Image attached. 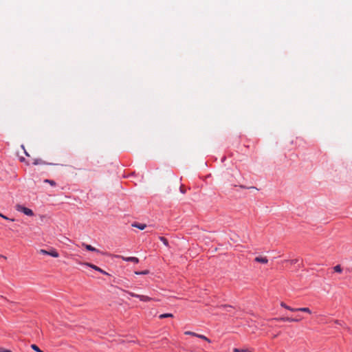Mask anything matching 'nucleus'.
Wrapping results in <instances>:
<instances>
[{
	"label": "nucleus",
	"mask_w": 352,
	"mask_h": 352,
	"mask_svg": "<svg viewBox=\"0 0 352 352\" xmlns=\"http://www.w3.org/2000/svg\"><path fill=\"white\" fill-rule=\"evenodd\" d=\"M39 252L42 254L50 255L54 258H57L59 256L58 253L54 249H51L49 251L41 249L39 250Z\"/></svg>",
	"instance_id": "4"
},
{
	"label": "nucleus",
	"mask_w": 352,
	"mask_h": 352,
	"mask_svg": "<svg viewBox=\"0 0 352 352\" xmlns=\"http://www.w3.org/2000/svg\"><path fill=\"white\" fill-rule=\"evenodd\" d=\"M148 273H149L148 270H144L142 272H135V274H138V275H145V274H148Z\"/></svg>",
	"instance_id": "20"
},
{
	"label": "nucleus",
	"mask_w": 352,
	"mask_h": 352,
	"mask_svg": "<svg viewBox=\"0 0 352 352\" xmlns=\"http://www.w3.org/2000/svg\"><path fill=\"white\" fill-rule=\"evenodd\" d=\"M131 226L133 227H135V228H137L140 230H144L146 227V225L144 224V223H138V222H133Z\"/></svg>",
	"instance_id": "9"
},
{
	"label": "nucleus",
	"mask_w": 352,
	"mask_h": 352,
	"mask_svg": "<svg viewBox=\"0 0 352 352\" xmlns=\"http://www.w3.org/2000/svg\"><path fill=\"white\" fill-rule=\"evenodd\" d=\"M199 340H201L207 342L208 344H211V342H212L209 338H208L205 336L200 335V334H199Z\"/></svg>",
	"instance_id": "13"
},
{
	"label": "nucleus",
	"mask_w": 352,
	"mask_h": 352,
	"mask_svg": "<svg viewBox=\"0 0 352 352\" xmlns=\"http://www.w3.org/2000/svg\"><path fill=\"white\" fill-rule=\"evenodd\" d=\"M138 298L140 299V300L144 302H148L152 300L151 298L147 296H143V295H139Z\"/></svg>",
	"instance_id": "11"
},
{
	"label": "nucleus",
	"mask_w": 352,
	"mask_h": 352,
	"mask_svg": "<svg viewBox=\"0 0 352 352\" xmlns=\"http://www.w3.org/2000/svg\"><path fill=\"white\" fill-rule=\"evenodd\" d=\"M44 182L45 183H48V184H50L52 186H56V182L54 180L46 179L44 180Z\"/></svg>",
	"instance_id": "19"
},
{
	"label": "nucleus",
	"mask_w": 352,
	"mask_h": 352,
	"mask_svg": "<svg viewBox=\"0 0 352 352\" xmlns=\"http://www.w3.org/2000/svg\"><path fill=\"white\" fill-rule=\"evenodd\" d=\"M211 349L210 344H208L207 342L203 345V350L205 351H208Z\"/></svg>",
	"instance_id": "16"
},
{
	"label": "nucleus",
	"mask_w": 352,
	"mask_h": 352,
	"mask_svg": "<svg viewBox=\"0 0 352 352\" xmlns=\"http://www.w3.org/2000/svg\"><path fill=\"white\" fill-rule=\"evenodd\" d=\"M82 246H84L85 248V249L88 251H91V252H99V250L95 248H94L93 246H91V245H88V244H85V243H82Z\"/></svg>",
	"instance_id": "10"
},
{
	"label": "nucleus",
	"mask_w": 352,
	"mask_h": 352,
	"mask_svg": "<svg viewBox=\"0 0 352 352\" xmlns=\"http://www.w3.org/2000/svg\"><path fill=\"white\" fill-rule=\"evenodd\" d=\"M21 162L25 161V158H24V157H21Z\"/></svg>",
	"instance_id": "29"
},
{
	"label": "nucleus",
	"mask_w": 352,
	"mask_h": 352,
	"mask_svg": "<svg viewBox=\"0 0 352 352\" xmlns=\"http://www.w3.org/2000/svg\"><path fill=\"white\" fill-rule=\"evenodd\" d=\"M301 320H302V318H289V317H280V318H271L269 320V321L276 320V321L289 322H300Z\"/></svg>",
	"instance_id": "2"
},
{
	"label": "nucleus",
	"mask_w": 352,
	"mask_h": 352,
	"mask_svg": "<svg viewBox=\"0 0 352 352\" xmlns=\"http://www.w3.org/2000/svg\"><path fill=\"white\" fill-rule=\"evenodd\" d=\"M297 262H298V260H297V259H292V260H291V261H290V263H291L292 264H295V263H296Z\"/></svg>",
	"instance_id": "26"
},
{
	"label": "nucleus",
	"mask_w": 352,
	"mask_h": 352,
	"mask_svg": "<svg viewBox=\"0 0 352 352\" xmlns=\"http://www.w3.org/2000/svg\"><path fill=\"white\" fill-rule=\"evenodd\" d=\"M179 190L183 194H184L186 192V190L184 188V185H181V186L179 188Z\"/></svg>",
	"instance_id": "24"
},
{
	"label": "nucleus",
	"mask_w": 352,
	"mask_h": 352,
	"mask_svg": "<svg viewBox=\"0 0 352 352\" xmlns=\"http://www.w3.org/2000/svg\"><path fill=\"white\" fill-rule=\"evenodd\" d=\"M4 349H3V348H2V347H0V352H3V351H4Z\"/></svg>",
	"instance_id": "28"
},
{
	"label": "nucleus",
	"mask_w": 352,
	"mask_h": 352,
	"mask_svg": "<svg viewBox=\"0 0 352 352\" xmlns=\"http://www.w3.org/2000/svg\"><path fill=\"white\" fill-rule=\"evenodd\" d=\"M334 322H335L336 324H338V325H340V326H342V323H343V322L340 321V320H335V321H334Z\"/></svg>",
	"instance_id": "25"
},
{
	"label": "nucleus",
	"mask_w": 352,
	"mask_h": 352,
	"mask_svg": "<svg viewBox=\"0 0 352 352\" xmlns=\"http://www.w3.org/2000/svg\"><path fill=\"white\" fill-rule=\"evenodd\" d=\"M159 239L165 245L168 246V241L165 237L160 236Z\"/></svg>",
	"instance_id": "17"
},
{
	"label": "nucleus",
	"mask_w": 352,
	"mask_h": 352,
	"mask_svg": "<svg viewBox=\"0 0 352 352\" xmlns=\"http://www.w3.org/2000/svg\"><path fill=\"white\" fill-rule=\"evenodd\" d=\"M280 305L289 310V311H291L292 312H296V311H300V312H305V313H307L309 314H311V311L309 308L308 307H300V308H293V307H291L290 306H288L286 303H285L284 302H281Z\"/></svg>",
	"instance_id": "1"
},
{
	"label": "nucleus",
	"mask_w": 352,
	"mask_h": 352,
	"mask_svg": "<svg viewBox=\"0 0 352 352\" xmlns=\"http://www.w3.org/2000/svg\"><path fill=\"white\" fill-rule=\"evenodd\" d=\"M0 257H3V258H6V256H3V255H0Z\"/></svg>",
	"instance_id": "32"
},
{
	"label": "nucleus",
	"mask_w": 352,
	"mask_h": 352,
	"mask_svg": "<svg viewBox=\"0 0 352 352\" xmlns=\"http://www.w3.org/2000/svg\"><path fill=\"white\" fill-rule=\"evenodd\" d=\"M232 309H226L227 311H230Z\"/></svg>",
	"instance_id": "30"
},
{
	"label": "nucleus",
	"mask_w": 352,
	"mask_h": 352,
	"mask_svg": "<svg viewBox=\"0 0 352 352\" xmlns=\"http://www.w3.org/2000/svg\"><path fill=\"white\" fill-rule=\"evenodd\" d=\"M25 155H26L27 156H30V155H29V154L28 153V152H26L25 151Z\"/></svg>",
	"instance_id": "31"
},
{
	"label": "nucleus",
	"mask_w": 352,
	"mask_h": 352,
	"mask_svg": "<svg viewBox=\"0 0 352 352\" xmlns=\"http://www.w3.org/2000/svg\"><path fill=\"white\" fill-rule=\"evenodd\" d=\"M233 352H252L251 350H250L249 349H238V348H234L233 349Z\"/></svg>",
	"instance_id": "12"
},
{
	"label": "nucleus",
	"mask_w": 352,
	"mask_h": 352,
	"mask_svg": "<svg viewBox=\"0 0 352 352\" xmlns=\"http://www.w3.org/2000/svg\"><path fill=\"white\" fill-rule=\"evenodd\" d=\"M118 258H121L122 260L126 261H131L135 263H138L139 262V259L137 257H124L123 256L118 255L116 256Z\"/></svg>",
	"instance_id": "5"
},
{
	"label": "nucleus",
	"mask_w": 352,
	"mask_h": 352,
	"mask_svg": "<svg viewBox=\"0 0 352 352\" xmlns=\"http://www.w3.org/2000/svg\"><path fill=\"white\" fill-rule=\"evenodd\" d=\"M127 294H129L132 297H136L138 298L139 294H136L135 293L131 292H126Z\"/></svg>",
	"instance_id": "22"
},
{
	"label": "nucleus",
	"mask_w": 352,
	"mask_h": 352,
	"mask_svg": "<svg viewBox=\"0 0 352 352\" xmlns=\"http://www.w3.org/2000/svg\"><path fill=\"white\" fill-rule=\"evenodd\" d=\"M254 261L256 263L267 264L268 263V259L266 256H256L254 258Z\"/></svg>",
	"instance_id": "6"
},
{
	"label": "nucleus",
	"mask_w": 352,
	"mask_h": 352,
	"mask_svg": "<svg viewBox=\"0 0 352 352\" xmlns=\"http://www.w3.org/2000/svg\"><path fill=\"white\" fill-rule=\"evenodd\" d=\"M219 308H221V309H234L233 306L232 305H221L220 306H219Z\"/></svg>",
	"instance_id": "18"
},
{
	"label": "nucleus",
	"mask_w": 352,
	"mask_h": 352,
	"mask_svg": "<svg viewBox=\"0 0 352 352\" xmlns=\"http://www.w3.org/2000/svg\"><path fill=\"white\" fill-rule=\"evenodd\" d=\"M16 210H18L19 212H23L25 214H26L28 216H33L34 215V212L31 209L25 208L20 204H17L16 206Z\"/></svg>",
	"instance_id": "3"
},
{
	"label": "nucleus",
	"mask_w": 352,
	"mask_h": 352,
	"mask_svg": "<svg viewBox=\"0 0 352 352\" xmlns=\"http://www.w3.org/2000/svg\"><path fill=\"white\" fill-rule=\"evenodd\" d=\"M3 352H12V351L10 350H8V349H4V351Z\"/></svg>",
	"instance_id": "27"
},
{
	"label": "nucleus",
	"mask_w": 352,
	"mask_h": 352,
	"mask_svg": "<svg viewBox=\"0 0 352 352\" xmlns=\"http://www.w3.org/2000/svg\"><path fill=\"white\" fill-rule=\"evenodd\" d=\"M173 315L172 314H163L160 315L159 318L162 319L165 318H173Z\"/></svg>",
	"instance_id": "14"
},
{
	"label": "nucleus",
	"mask_w": 352,
	"mask_h": 352,
	"mask_svg": "<svg viewBox=\"0 0 352 352\" xmlns=\"http://www.w3.org/2000/svg\"><path fill=\"white\" fill-rule=\"evenodd\" d=\"M0 217H1L2 218H3V219H5L6 220H8V221H14V219H10V218L6 217L5 215H3V214H2L1 213H0Z\"/></svg>",
	"instance_id": "23"
},
{
	"label": "nucleus",
	"mask_w": 352,
	"mask_h": 352,
	"mask_svg": "<svg viewBox=\"0 0 352 352\" xmlns=\"http://www.w3.org/2000/svg\"><path fill=\"white\" fill-rule=\"evenodd\" d=\"M334 272L338 273H341L342 272V268L340 265H337L333 267Z\"/></svg>",
	"instance_id": "15"
},
{
	"label": "nucleus",
	"mask_w": 352,
	"mask_h": 352,
	"mask_svg": "<svg viewBox=\"0 0 352 352\" xmlns=\"http://www.w3.org/2000/svg\"><path fill=\"white\" fill-rule=\"evenodd\" d=\"M32 164L34 165H39V164L56 165V164L47 163L46 162L43 161V160H41L40 158L34 159Z\"/></svg>",
	"instance_id": "7"
},
{
	"label": "nucleus",
	"mask_w": 352,
	"mask_h": 352,
	"mask_svg": "<svg viewBox=\"0 0 352 352\" xmlns=\"http://www.w3.org/2000/svg\"><path fill=\"white\" fill-rule=\"evenodd\" d=\"M277 335H274L273 338H276Z\"/></svg>",
	"instance_id": "33"
},
{
	"label": "nucleus",
	"mask_w": 352,
	"mask_h": 352,
	"mask_svg": "<svg viewBox=\"0 0 352 352\" xmlns=\"http://www.w3.org/2000/svg\"><path fill=\"white\" fill-rule=\"evenodd\" d=\"M85 265L89 266L90 267L94 269L96 271H98L100 272V273L103 274H106V275H108V273L104 272V270H102V269H100V267H97L96 265H94L93 264H90V263H85Z\"/></svg>",
	"instance_id": "8"
},
{
	"label": "nucleus",
	"mask_w": 352,
	"mask_h": 352,
	"mask_svg": "<svg viewBox=\"0 0 352 352\" xmlns=\"http://www.w3.org/2000/svg\"><path fill=\"white\" fill-rule=\"evenodd\" d=\"M184 334L185 335H190V336L198 337V334L197 333L192 332V331H185Z\"/></svg>",
	"instance_id": "21"
}]
</instances>
